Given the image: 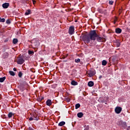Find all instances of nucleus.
Segmentation results:
<instances>
[{"label":"nucleus","instance_id":"nucleus-1","mask_svg":"<svg viewBox=\"0 0 130 130\" xmlns=\"http://www.w3.org/2000/svg\"><path fill=\"white\" fill-rule=\"evenodd\" d=\"M80 38L85 43H87V44H88V43H90L91 39L90 38V36H89V35H86L85 34H82Z\"/></svg>","mask_w":130,"mask_h":130},{"label":"nucleus","instance_id":"nucleus-2","mask_svg":"<svg viewBox=\"0 0 130 130\" xmlns=\"http://www.w3.org/2000/svg\"><path fill=\"white\" fill-rule=\"evenodd\" d=\"M89 36V38H90V40H92L93 41H95V40H96V37H98V35L95 30H91L90 32Z\"/></svg>","mask_w":130,"mask_h":130},{"label":"nucleus","instance_id":"nucleus-3","mask_svg":"<svg viewBox=\"0 0 130 130\" xmlns=\"http://www.w3.org/2000/svg\"><path fill=\"white\" fill-rule=\"evenodd\" d=\"M31 44L32 46H35V47H38V46L40 45V43H39V41L38 40L34 39L31 41Z\"/></svg>","mask_w":130,"mask_h":130},{"label":"nucleus","instance_id":"nucleus-4","mask_svg":"<svg viewBox=\"0 0 130 130\" xmlns=\"http://www.w3.org/2000/svg\"><path fill=\"white\" fill-rule=\"evenodd\" d=\"M16 62L18 64H23L25 62V60L22 57H19L16 59Z\"/></svg>","mask_w":130,"mask_h":130},{"label":"nucleus","instance_id":"nucleus-5","mask_svg":"<svg viewBox=\"0 0 130 130\" xmlns=\"http://www.w3.org/2000/svg\"><path fill=\"white\" fill-rule=\"evenodd\" d=\"M75 33V26H71L69 27V34L70 35H73V34H74Z\"/></svg>","mask_w":130,"mask_h":130},{"label":"nucleus","instance_id":"nucleus-6","mask_svg":"<svg viewBox=\"0 0 130 130\" xmlns=\"http://www.w3.org/2000/svg\"><path fill=\"white\" fill-rule=\"evenodd\" d=\"M121 110H122V108L120 107H116L115 109V112L117 113V114H119L121 112Z\"/></svg>","mask_w":130,"mask_h":130},{"label":"nucleus","instance_id":"nucleus-7","mask_svg":"<svg viewBox=\"0 0 130 130\" xmlns=\"http://www.w3.org/2000/svg\"><path fill=\"white\" fill-rule=\"evenodd\" d=\"M88 75L89 76V77H90V78H91V77H93V76H94V75L96 74V71L94 70V71H89L88 72Z\"/></svg>","mask_w":130,"mask_h":130},{"label":"nucleus","instance_id":"nucleus-8","mask_svg":"<svg viewBox=\"0 0 130 130\" xmlns=\"http://www.w3.org/2000/svg\"><path fill=\"white\" fill-rule=\"evenodd\" d=\"M96 40L97 41H98L99 42H103V41H104V38L100 37L98 35V37H96Z\"/></svg>","mask_w":130,"mask_h":130},{"label":"nucleus","instance_id":"nucleus-9","mask_svg":"<svg viewBox=\"0 0 130 130\" xmlns=\"http://www.w3.org/2000/svg\"><path fill=\"white\" fill-rule=\"evenodd\" d=\"M126 123H125V122H123L122 120L120 121H118L117 122V124H118V125H120V126H123V125H125V124Z\"/></svg>","mask_w":130,"mask_h":130},{"label":"nucleus","instance_id":"nucleus-10","mask_svg":"<svg viewBox=\"0 0 130 130\" xmlns=\"http://www.w3.org/2000/svg\"><path fill=\"white\" fill-rule=\"evenodd\" d=\"M2 7L4 9H8L10 7V4L5 3L2 5Z\"/></svg>","mask_w":130,"mask_h":130},{"label":"nucleus","instance_id":"nucleus-11","mask_svg":"<svg viewBox=\"0 0 130 130\" xmlns=\"http://www.w3.org/2000/svg\"><path fill=\"white\" fill-rule=\"evenodd\" d=\"M122 31V30L120 28H117L115 29V32L117 34H120V33H121Z\"/></svg>","mask_w":130,"mask_h":130},{"label":"nucleus","instance_id":"nucleus-12","mask_svg":"<svg viewBox=\"0 0 130 130\" xmlns=\"http://www.w3.org/2000/svg\"><path fill=\"white\" fill-rule=\"evenodd\" d=\"M33 116H34V120H38L39 119V117L36 114V113H33Z\"/></svg>","mask_w":130,"mask_h":130},{"label":"nucleus","instance_id":"nucleus-13","mask_svg":"<svg viewBox=\"0 0 130 130\" xmlns=\"http://www.w3.org/2000/svg\"><path fill=\"white\" fill-rule=\"evenodd\" d=\"M46 105H47V106H50V105H51V104H52V103L51 102V100H48L46 101Z\"/></svg>","mask_w":130,"mask_h":130},{"label":"nucleus","instance_id":"nucleus-14","mask_svg":"<svg viewBox=\"0 0 130 130\" xmlns=\"http://www.w3.org/2000/svg\"><path fill=\"white\" fill-rule=\"evenodd\" d=\"M3 58H8L9 57V53L5 52L3 54Z\"/></svg>","mask_w":130,"mask_h":130},{"label":"nucleus","instance_id":"nucleus-15","mask_svg":"<svg viewBox=\"0 0 130 130\" xmlns=\"http://www.w3.org/2000/svg\"><path fill=\"white\" fill-rule=\"evenodd\" d=\"M88 86L89 87H93L94 86V82L93 81L88 82Z\"/></svg>","mask_w":130,"mask_h":130},{"label":"nucleus","instance_id":"nucleus-16","mask_svg":"<svg viewBox=\"0 0 130 130\" xmlns=\"http://www.w3.org/2000/svg\"><path fill=\"white\" fill-rule=\"evenodd\" d=\"M31 14V10L30 9L27 10L25 13V16H28V15Z\"/></svg>","mask_w":130,"mask_h":130},{"label":"nucleus","instance_id":"nucleus-17","mask_svg":"<svg viewBox=\"0 0 130 130\" xmlns=\"http://www.w3.org/2000/svg\"><path fill=\"white\" fill-rule=\"evenodd\" d=\"M71 85H72V86H77V85H78V82L73 80L71 82Z\"/></svg>","mask_w":130,"mask_h":130},{"label":"nucleus","instance_id":"nucleus-18","mask_svg":"<svg viewBox=\"0 0 130 130\" xmlns=\"http://www.w3.org/2000/svg\"><path fill=\"white\" fill-rule=\"evenodd\" d=\"M83 115H84V114H83L82 112H79L77 114V116L79 118H82V117H83Z\"/></svg>","mask_w":130,"mask_h":130},{"label":"nucleus","instance_id":"nucleus-19","mask_svg":"<svg viewBox=\"0 0 130 130\" xmlns=\"http://www.w3.org/2000/svg\"><path fill=\"white\" fill-rule=\"evenodd\" d=\"M64 124H66V122L62 121L58 123V126H62L63 125H64Z\"/></svg>","mask_w":130,"mask_h":130},{"label":"nucleus","instance_id":"nucleus-20","mask_svg":"<svg viewBox=\"0 0 130 130\" xmlns=\"http://www.w3.org/2000/svg\"><path fill=\"white\" fill-rule=\"evenodd\" d=\"M5 80H6V77L0 78V83H4Z\"/></svg>","mask_w":130,"mask_h":130},{"label":"nucleus","instance_id":"nucleus-21","mask_svg":"<svg viewBox=\"0 0 130 130\" xmlns=\"http://www.w3.org/2000/svg\"><path fill=\"white\" fill-rule=\"evenodd\" d=\"M44 99V97L40 96V98L37 99V101H39V102H41Z\"/></svg>","mask_w":130,"mask_h":130},{"label":"nucleus","instance_id":"nucleus-22","mask_svg":"<svg viewBox=\"0 0 130 130\" xmlns=\"http://www.w3.org/2000/svg\"><path fill=\"white\" fill-rule=\"evenodd\" d=\"M102 64V66H106V64H107V61L105 60H103Z\"/></svg>","mask_w":130,"mask_h":130},{"label":"nucleus","instance_id":"nucleus-23","mask_svg":"<svg viewBox=\"0 0 130 130\" xmlns=\"http://www.w3.org/2000/svg\"><path fill=\"white\" fill-rule=\"evenodd\" d=\"M13 42L14 44H17V43H18V39H14Z\"/></svg>","mask_w":130,"mask_h":130},{"label":"nucleus","instance_id":"nucleus-24","mask_svg":"<svg viewBox=\"0 0 130 130\" xmlns=\"http://www.w3.org/2000/svg\"><path fill=\"white\" fill-rule=\"evenodd\" d=\"M13 115H14V114H13V113H12V112H10L8 114V117H9V118H12L13 117Z\"/></svg>","mask_w":130,"mask_h":130},{"label":"nucleus","instance_id":"nucleus-25","mask_svg":"<svg viewBox=\"0 0 130 130\" xmlns=\"http://www.w3.org/2000/svg\"><path fill=\"white\" fill-rule=\"evenodd\" d=\"M9 74L10 75H11V76H15L16 75V74L15 73V72H14V71H9Z\"/></svg>","mask_w":130,"mask_h":130},{"label":"nucleus","instance_id":"nucleus-26","mask_svg":"<svg viewBox=\"0 0 130 130\" xmlns=\"http://www.w3.org/2000/svg\"><path fill=\"white\" fill-rule=\"evenodd\" d=\"M28 54L33 55V54H34V51H31V50H28Z\"/></svg>","mask_w":130,"mask_h":130},{"label":"nucleus","instance_id":"nucleus-27","mask_svg":"<svg viewBox=\"0 0 130 130\" xmlns=\"http://www.w3.org/2000/svg\"><path fill=\"white\" fill-rule=\"evenodd\" d=\"M80 107H81V105H80V104H77L75 105V109H78V108H80Z\"/></svg>","mask_w":130,"mask_h":130},{"label":"nucleus","instance_id":"nucleus-28","mask_svg":"<svg viewBox=\"0 0 130 130\" xmlns=\"http://www.w3.org/2000/svg\"><path fill=\"white\" fill-rule=\"evenodd\" d=\"M75 62H76L77 63H79V62H81V59L80 58H77V59H75Z\"/></svg>","mask_w":130,"mask_h":130},{"label":"nucleus","instance_id":"nucleus-29","mask_svg":"<svg viewBox=\"0 0 130 130\" xmlns=\"http://www.w3.org/2000/svg\"><path fill=\"white\" fill-rule=\"evenodd\" d=\"M0 22H2V23H5V22H6V19L5 18H2V17H0Z\"/></svg>","mask_w":130,"mask_h":130},{"label":"nucleus","instance_id":"nucleus-30","mask_svg":"<svg viewBox=\"0 0 130 130\" xmlns=\"http://www.w3.org/2000/svg\"><path fill=\"white\" fill-rule=\"evenodd\" d=\"M116 45L117 47H119V46H120V43L118 41H116Z\"/></svg>","mask_w":130,"mask_h":130},{"label":"nucleus","instance_id":"nucleus-31","mask_svg":"<svg viewBox=\"0 0 130 130\" xmlns=\"http://www.w3.org/2000/svg\"><path fill=\"white\" fill-rule=\"evenodd\" d=\"M23 76V73H22V72H19L18 73V77H19V78H22Z\"/></svg>","mask_w":130,"mask_h":130},{"label":"nucleus","instance_id":"nucleus-32","mask_svg":"<svg viewBox=\"0 0 130 130\" xmlns=\"http://www.w3.org/2000/svg\"><path fill=\"white\" fill-rule=\"evenodd\" d=\"M51 87L53 89H55V88H56V87H57V85H56V84H54L51 85Z\"/></svg>","mask_w":130,"mask_h":130},{"label":"nucleus","instance_id":"nucleus-33","mask_svg":"<svg viewBox=\"0 0 130 130\" xmlns=\"http://www.w3.org/2000/svg\"><path fill=\"white\" fill-rule=\"evenodd\" d=\"M6 24L10 25V24H11V20H10L9 19L6 20Z\"/></svg>","mask_w":130,"mask_h":130},{"label":"nucleus","instance_id":"nucleus-34","mask_svg":"<svg viewBox=\"0 0 130 130\" xmlns=\"http://www.w3.org/2000/svg\"><path fill=\"white\" fill-rule=\"evenodd\" d=\"M114 2L112 1H110L109 2V5H113Z\"/></svg>","mask_w":130,"mask_h":130},{"label":"nucleus","instance_id":"nucleus-35","mask_svg":"<svg viewBox=\"0 0 130 130\" xmlns=\"http://www.w3.org/2000/svg\"><path fill=\"white\" fill-rule=\"evenodd\" d=\"M29 120H30V121L34 120V118H33L32 117H30V118H29Z\"/></svg>","mask_w":130,"mask_h":130},{"label":"nucleus","instance_id":"nucleus-36","mask_svg":"<svg viewBox=\"0 0 130 130\" xmlns=\"http://www.w3.org/2000/svg\"><path fill=\"white\" fill-rule=\"evenodd\" d=\"M32 3H33L34 5H35L36 4V1L32 0Z\"/></svg>","mask_w":130,"mask_h":130},{"label":"nucleus","instance_id":"nucleus-37","mask_svg":"<svg viewBox=\"0 0 130 130\" xmlns=\"http://www.w3.org/2000/svg\"><path fill=\"white\" fill-rule=\"evenodd\" d=\"M73 73H77V70H72Z\"/></svg>","mask_w":130,"mask_h":130},{"label":"nucleus","instance_id":"nucleus-38","mask_svg":"<svg viewBox=\"0 0 130 130\" xmlns=\"http://www.w3.org/2000/svg\"><path fill=\"white\" fill-rule=\"evenodd\" d=\"M13 71H14V72H17V69H16V68H14L13 69Z\"/></svg>","mask_w":130,"mask_h":130},{"label":"nucleus","instance_id":"nucleus-39","mask_svg":"<svg viewBox=\"0 0 130 130\" xmlns=\"http://www.w3.org/2000/svg\"><path fill=\"white\" fill-rule=\"evenodd\" d=\"M99 79H102V75H100L99 77Z\"/></svg>","mask_w":130,"mask_h":130},{"label":"nucleus","instance_id":"nucleus-40","mask_svg":"<svg viewBox=\"0 0 130 130\" xmlns=\"http://www.w3.org/2000/svg\"><path fill=\"white\" fill-rule=\"evenodd\" d=\"M32 73H35V70L34 69L33 70H30Z\"/></svg>","mask_w":130,"mask_h":130},{"label":"nucleus","instance_id":"nucleus-41","mask_svg":"<svg viewBox=\"0 0 130 130\" xmlns=\"http://www.w3.org/2000/svg\"><path fill=\"white\" fill-rule=\"evenodd\" d=\"M100 13H103V12L102 11H100Z\"/></svg>","mask_w":130,"mask_h":130},{"label":"nucleus","instance_id":"nucleus-42","mask_svg":"<svg viewBox=\"0 0 130 130\" xmlns=\"http://www.w3.org/2000/svg\"><path fill=\"white\" fill-rule=\"evenodd\" d=\"M81 64H83V62H80Z\"/></svg>","mask_w":130,"mask_h":130},{"label":"nucleus","instance_id":"nucleus-43","mask_svg":"<svg viewBox=\"0 0 130 130\" xmlns=\"http://www.w3.org/2000/svg\"><path fill=\"white\" fill-rule=\"evenodd\" d=\"M89 129V128H87V130H88Z\"/></svg>","mask_w":130,"mask_h":130},{"label":"nucleus","instance_id":"nucleus-44","mask_svg":"<svg viewBox=\"0 0 130 130\" xmlns=\"http://www.w3.org/2000/svg\"><path fill=\"white\" fill-rule=\"evenodd\" d=\"M127 130H128V129H127Z\"/></svg>","mask_w":130,"mask_h":130}]
</instances>
